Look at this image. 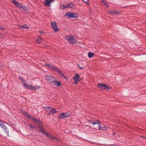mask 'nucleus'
Returning a JSON list of instances; mask_svg holds the SVG:
<instances>
[{"instance_id":"obj_37","label":"nucleus","mask_w":146,"mask_h":146,"mask_svg":"<svg viewBox=\"0 0 146 146\" xmlns=\"http://www.w3.org/2000/svg\"><path fill=\"white\" fill-rule=\"evenodd\" d=\"M29 126L31 128L33 129V128H35L34 126H32V124H30L29 125Z\"/></svg>"},{"instance_id":"obj_23","label":"nucleus","mask_w":146,"mask_h":146,"mask_svg":"<svg viewBox=\"0 0 146 146\" xmlns=\"http://www.w3.org/2000/svg\"><path fill=\"white\" fill-rule=\"evenodd\" d=\"M74 5L72 3L68 4H67V7L69 8H71L73 7Z\"/></svg>"},{"instance_id":"obj_2","label":"nucleus","mask_w":146,"mask_h":146,"mask_svg":"<svg viewBox=\"0 0 146 146\" xmlns=\"http://www.w3.org/2000/svg\"><path fill=\"white\" fill-rule=\"evenodd\" d=\"M97 86L98 88L102 90L105 89L109 90L111 88L109 85H106L104 83H98Z\"/></svg>"},{"instance_id":"obj_48","label":"nucleus","mask_w":146,"mask_h":146,"mask_svg":"<svg viewBox=\"0 0 146 146\" xmlns=\"http://www.w3.org/2000/svg\"><path fill=\"white\" fill-rule=\"evenodd\" d=\"M43 108H46V107H43Z\"/></svg>"},{"instance_id":"obj_3","label":"nucleus","mask_w":146,"mask_h":146,"mask_svg":"<svg viewBox=\"0 0 146 146\" xmlns=\"http://www.w3.org/2000/svg\"><path fill=\"white\" fill-rule=\"evenodd\" d=\"M49 67L53 69L55 71L57 72L59 74H60L62 76H64V78H65H65H67L66 76H64V74L62 73V71L60 70L56 66L54 65H50Z\"/></svg>"},{"instance_id":"obj_45","label":"nucleus","mask_w":146,"mask_h":146,"mask_svg":"<svg viewBox=\"0 0 146 146\" xmlns=\"http://www.w3.org/2000/svg\"><path fill=\"white\" fill-rule=\"evenodd\" d=\"M78 67H80L79 64H78Z\"/></svg>"},{"instance_id":"obj_21","label":"nucleus","mask_w":146,"mask_h":146,"mask_svg":"<svg viewBox=\"0 0 146 146\" xmlns=\"http://www.w3.org/2000/svg\"><path fill=\"white\" fill-rule=\"evenodd\" d=\"M95 54L94 53H92L91 52H89L88 53V56L90 58H91L92 57L94 56Z\"/></svg>"},{"instance_id":"obj_38","label":"nucleus","mask_w":146,"mask_h":146,"mask_svg":"<svg viewBox=\"0 0 146 146\" xmlns=\"http://www.w3.org/2000/svg\"><path fill=\"white\" fill-rule=\"evenodd\" d=\"M51 138L52 139H56V138L55 137H51Z\"/></svg>"},{"instance_id":"obj_31","label":"nucleus","mask_w":146,"mask_h":146,"mask_svg":"<svg viewBox=\"0 0 146 146\" xmlns=\"http://www.w3.org/2000/svg\"><path fill=\"white\" fill-rule=\"evenodd\" d=\"M119 14V11H115V15Z\"/></svg>"},{"instance_id":"obj_30","label":"nucleus","mask_w":146,"mask_h":146,"mask_svg":"<svg viewBox=\"0 0 146 146\" xmlns=\"http://www.w3.org/2000/svg\"><path fill=\"white\" fill-rule=\"evenodd\" d=\"M107 129V128L106 127L104 126L102 127V129H101V130H105Z\"/></svg>"},{"instance_id":"obj_43","label":"nucleus","mask_w":146,"mask_h":146,"mask_svg":"<svg viewBox=\"0 0 146 146\" xmlns=\"http://www.w3.org/2000/svg\"><path fill=\"white\" fill-rule=\"evenodd\" d=\"M111 146H116V145L115 144H113Z\"/></svg>"},{"instance_id":"obj_19","label":"nucleus","mask_w":146,"mask_h":146,"mask_svg":"<svg viewBox=\"0 0 146 146\" xmlns=\"http://www.w3.org/2000/svg\"><path fill=\"white\" fill-rule=\"evenodd\" d=\"M42 40V38L40 36H38V38L36 39V41L38 43H40Z\"/></svg>"},{"instance_id":"obj_6","label":"nucleus","mask_w":146,"mask_h":146,"mask_svg":"<svg viewBox=\"0 0 146 146\" xmlns=\"http://www.w3.org/2000/svg\"><path fill=\"white\" fill-rule=\"evenodd\" d=\"M46 81L51 84L52 83L53 81L55 79L52 76L48 75H46Z\"/></svg>"},{"instance_id":"obj_15","label":"nucleus","mask_w":146,"mask_h":146,"mask_svg":"<svg viewBox=\"0 0 146 146\" xmlns=\"http://www.w3.org/2000/svg\"><path fill=\"white\" fill-rule=\"evenodd\" d=\"M52 83H54V85L57 87H59L60 86L61 83L60 82H58L57 81L54 80Z\"/></svg>"},{"instance_id":"obj_11","label":"nucleus","mask_w":146,"mask_h":146,"mask_svg":"<svg viewBox=\"0 0 146 146\" xmlns=\"http://www.w3.org/2000/svg\"><path fill=\"white\" fill-rule=\"evenodd\" d=\"M7 83V81L6 80L3 79L1 84V86L3 87H8V85Z\"/></svg>"},{"instance_id":"obj_29","label":"nucleus","mask_w":146,"mask_h":146,"mask_svg":"<svg viewBox=\"0 0 146 146\" xmlns=\"http://www.w3.org/2000/svg\"><path fill=\"white\" fill-rule=\"evenodd\" d=\"M44 133L46 136L48 137L49 138H51V136L49 135L48 133H46L45 132Z\"/></svg>"},{"instance_id":"obj_5","label":"nucleus","mask_w":146,"mask_h":146,"mask_svg":"<svg viewBox=\"0 0 146 146\" xmlns=\"http://www.w3.org/2000/svg\"><path fill=\"white\" fill-rule=\"evenodd\" d=\"M65 39L69 41L70 43L74 44L76 43V41L75 38L72 36H67L65 37Z\"/></svg>"},{"instance_id":"obj_9","label":"nucleus","mask_w":146,"mask_h":146,"mask_svg":"<svg viewBox=\"0 0 146 146\" xmlns=\"http://www.w3.org/2000/svg\"><path fill=\"white\" fill-rule=\"evenodd\" d=\"M54 0H44V4L45 6H48L50 7L51 6L50 3L53 2Z\"/></svg>"},{"instance_id":"obj_1","label":"nucleus","mask_w":146,"mask_h":146,"mask_svg":"<svg viewBox=\"0 0 146 146\" xmlns=\"http://www.w3.org/2000/svg\"><path fill=\"white\" fill-rule=\"evenodd\" d=\"M65 16H68V17L69 19L72 18H77L78 16V15L74 13H72L70 12H68L66 13L65 15Z\"/></svg>"},{"instance_id":"obj_34","label":"nucleus","mask_w":146,"mask_h":146,"mask_svg":"<svg viewBox=\"0 0 146 146\" xmlns=\"http://www.w3.org/2000/svg\"><path fill=\"white\" fill-rule=\"evenodd\" d=\"M4 124H5L4 123H3V121L2 123H1V125H0V126L1 128H2Z\"/></svg>"},{"instance_id":"obj_8","label":"nucleus","mask_w":146,"mask_h":146,"mask_svg":"<svg viewBox=\"0 0 146 146\" xmlns=\"http://www.w3.org/2000/svg\"><path fill=\"white\" fill-rule=\"evenodd\" d=\"M74 80L75 84H77L81 79H80V76L78 74H76L75 76L73 78Z\"/></svg>"},{"instance_id":"obj_27","label":"nucleus","mask_w":146,"mask_h":146,"mask_svg":"<svg viewBox=\"0 0 146 146\" xmlns=\"http://www.w3.org/2000/svg\"><path fill=\"white\" fill-rule=\"evenodd\" d=\"M102 2L106 7H108L109 6V5L105 0H103Z\"/></svg>"},{"instance_id":"obj_47","label":"nucleus","mask_w":146,"mask_h":146,"mask_svg":"<svg viewBox=\"0 0 146 146\" xmlns=\"http://www.w3.org/2000/svg\"><path fill=\"white\" fill-rule=\"evenodd\" d=\"M46 111H48V110L47 109H46Z\"/></svg>"},{"instance_id":"obj_25","label":"nucleus","mask_w":146,"mask_h":146,"mask_svg":"<svg viewBox=\"0 0 146 146\" xmlns=\"http://www.w3.org/2000/svg\"><path fill=\"white\" fill-rule=\"evenodd\" d=\"M108 13L111 15H115V11H112L111 10H110L108 11Z\"/></svg>"},{"instance_id":"obj_18","label":"nucleus","mask_w":146,"mask_h":146,"mask_svg":"<svg viewBox=\"0 0 146 146\" xmlns=\"http://www.w3.org/2000/svg\"><path fill=\"white\" fill-rule=\"evenodd\" d=\"M34 122L35 123H37V124H38V125H39V128L41 127V125H42V123L39 119H36L35 120V121Z\"/></svg>"},{"instance_id":"obj_36","label":"nucleus","mask_w":146,"mask_h":146,"mask_svg":"<svg viewBox=\"0 0 146 146\" xmlns=\"http://www.w3.org/2000/svg\"><path fill=\"white\" fill-rule=\"evenodd\" d=\"M45 65L46 66H48L49 67H50V64H49L47 63H45Z\"/></svg>"},{"instance_id":"obj_14","label":"nucleus","mask_w":146,"mask_h":146,"mask_svg":"<svg viewBox=\"0 0 146 146\" xmlns=\"http://www.w3.org/2000/svg\"><path fill=\"white\" fill-rule=\"evenodd\" d=\"M19 9H20V10L22 12H26L28 10V8L27 7H25V6H22V5H21V6H20V8H19Z\"/></svg>"},{"instance_id":"obj_46","label":"nucleus","mask_w":146,"mask_h":146,"mask_svg":"<svg viewBox=\"0 0 146 146\" xmlns=\"http://www.w3.org/2000/svg\"><path fill=\"white\" fill-rule=\"evenodd\" d=\"M40 33H43V32L42 31V32H41L40 31Z\"/></svg>"},{"instance_id":"obj_4","label":"nucleus","mask_w":146,"mask_h":146,"mask_svg":"<svg viewBox=\"0 0 146 146\" xmlns=\"http://www.w3.org/2000/svg\"><path fill=\"white\" fill-rule=\"evenodd\" d=\"M24 85L25 86V89H30L31 90L35 91L39 89L40 87L39 86H33L31 85H28L27 84H25Z\"/></svg>"},{"instance_id":"obj_22","label":"nucleus","mask_w":146,"mask_h":146,"mask_svg":"<svg viewBox=\"0 0 146 146\" xmlns=\"http://www.w3.org/2000/svg\"><path fill=\"white\" fill-rule=\"evenodd\" d=\"M40 128V129L38 130L40 132H42V133L43 134L44 133H45V131H44L43 127H42L41 126V127Z\"/></svg>"},{"instance_id":"obj_13","label":"nucleus","mask_w":146,"mask_h":146,"mask_svg":"<svg viewBox=\"0 0 146 146\" xmlns=\"http://www.w3.org/2000/svg\"><path fill=\"white\" fill-rule=\"evenodd\" d=\"M88 122L89 123L92 124L94 125H96L97 124H100L99 121L98 120H96L94 121H93L92 120L90 119L88 120Z\"/></svg>"},{"instance_id":"obj_42","label":"nucleus","mask_w":146,"mask_h":146,"mask_svg":"<svg viewBox=\"0 0 146 146\" xmlns=\"http://www.w3.org/2000/svg\"><path fill=\"white\" fill-rule=\"evenodd\" d=\"M142 137L144 139H146V136H143Z\"/></svg>"},{"instance_id":"obj_39","label":"nucleus","mask_w":146,"mask_h":146,"mask_svg":"<svg viewBox=\"0 0 146 146\" xmlns=\"http://www.w3.org/2000/svg\"><path fill=\"white\" fill-rule=\"evenodd\" d=\"M98 125H98V127H99V130H101V129H102V127H101V126H100V125H99V124H98Z\"/></svg>"},{"instance_id":"obj_35","label":"nucleus","mask_w":146,"mask_h":146,"mask_svg":"<svg viewBox=\"0 0 146 146\" xmlns=\"http://www.w3.org/2000/svg\"><path fill=\"white\" fill-rule=\"evenodd\" d=\"M63 8H62V10H64L65 9L66 7H67V5L66 6H65L64 5H63Z\"/></svg>"},{"instance_id":"obj_40","label":"nucleus","mask_w":146,"mask_h":146,"mask_svg":"<svg viewBox=\"0 0 146 146\" xmlns=\"http://www.w3.org/2000/svg\"><path fill=\"white\" fill-rule=\"evenodd\" d=\"M27 116H28V118L29 119H30L31 117V116L27 114Z\"/></svg>"},{"instance_id":"obj_16","label":"nucleus","mask_w":146,"mask_h":146,"mask_svg":"<svg viewBox=\"0 0 146 146\" xmlns=\"http://www.w3.org/2000/svg\"><path fill=\"white\" fill-rule=\"evenodd\" d=\"M5 131L7 135L9 134V130L7 129V127L5 124L2 128Z\"/></svg>"},{"instance_id":"obj_12","label":"nucleus","mask_w":146,"mask_h":146,"mask_svg":"<svg viewBox=\"0 0 146 146\" xmlns=\"http://www.w3.org/2000/svg\"><path fill=\"white\" fill-rule=\"evenodd\" d=\"M11 2L15 5L16 7L18 8L19 9V8H20V6L21 5H20L19 3L15 0H12Z\"/></svg>"},{"instance_id":"obj_26","label":"nucleus","mask_w":146,"mask_h":146,"mask_svg":"<svg viewBox=\"0 0 146 146\" xmlns=\"http://www.w3.org/2000/svg\"><path fill=\"white\" fill-rule=\"evenodd\" d=\"M64 115L66 117H68L70 115V113L68 112H64Z\"/></svg>"},{"instance_id":"obj_28","label":"nucleus","mask_w":146,"mask_h":146,"mask_svg":"<svg viewBox=\"0 0 146 146\" xmlns=\"http://www.w3.org/2000/svg\"><path fill=\"white\" fill-rule=\"evenodd\" d=\"M5 30V29L4 27L0 25V30L1 31H3Z\"/></svg>"},{"instance_id":"obj_20","label":"nucleus","mask_w":146,"mask_h":146,"mask_svg":"<svg viewBox=\"0 0 146 146\" xmlns=\"http://www.w3.org/2000/svg\"><path fill=\"white\" fill-rule=\"evenodd\" d=\"M64 117H66L64 114V112L62 113L58 117V119H64Z\"/></svg>"},{"instance_id":"obj_32","label":"nucleus","mask_w":146,"mask_h":146,"mask_svg":"<svg viewBox=\"0 0 146 146\" xmlns=\"http://www.w3.org/2000/svg\"><path fill=\"white\" fill-rule=\"evenodd\" d=\"M30 119H31L32 120H33L34 121V122L36 119V118H35L34 117H33V116L31 117V118H30Z\"/></svg>"},{"instance_id":"obj_44","label":"nucleus","mask_w":146,"mask_h":146,"mask_svg":"<svg viewBox=\"0 0 146 146\" xmlns=\"http://www.w3.org/2000/svg\"><path fill=\"white\" fill-rule=\"evenodd\" d=\"M3 121H2L0 120V125L1 123H2Z\"/></svg>"},{"instance_id":"obj_33","label":"nucleus","mask_w":146,"mask_h":146,"mask_svg":"<svg viewBox=\"0 0 146 146\" xmlns=\"http://www.w3.org/2000/svg\"><path fill=\"white\" fill-rule=\"evenodd\" d=\"M83 1L86 3L88 4L89 3V0H83Z\"/></svg>"},{"instance_id":"obj_24","label":"nucleus","mask_w":146,"mask_h":146,"mask_svg":"<svg viewBox=\"0 0 146 146\" xmlns=\"http://www.w3.org/2000/svg\"><path fill=\"white\" fill-rule=\"evenodd\" d=\"M20 28H23L24 29H29V27H28L27 25L25 24L24 25H23L20 26Z\"/></svg>"},{"instance_id":"obj_17","label":"nucleus","mask_w":146,"mask_h":146,"mask_svg":"<svg viewBox=\"0 0 146 146\" xmlns=\"http://www.w3.org/2000/svg\"><path fill=\"white\" fill-rule=\"evenodd\" d=\"M19 80L21 81V82L23 83L24 84H23L24 88H25V84H26L25 82V81L24 80L23 78V77H21V76H19Z\"/></svg>"},{"instance_id":"obj_7","label":"nucleus","mask_w":146,"mask_h":146,"mask_svg":"<svg viewBox=\"0 0 146 146\" xmlns=\"http://www.w3.org/2000/svg\"><path fill=\"white\" fill-rule=\"evenodd\" d=\"M51 27L53 29L55 32L58 31L59 29L57 27L56 23L55 22H51Z\"/></svg>"},{"instance_id":"obj_10","label":"nucleus","mask_w":146,"mask_h":146,"mask_svg":"<svg viewBox=\"0 0 146 146\" xmlns=\"http://www.w3.org/2000/svg\"><path fill=\"white\" fill-rule=\"evenodd\" d=\"M47 109L49 110H50V111L48 113L49 114H53L57 112L56 110L54 108H51V107H49L46 108Z\"/></svg>"},{"instance_id":"obj_41","label":"nucleus","mask_w":146,"mask_h":146,"mask_svg":"<svg viewBox=\"0 0 146 146\" xmlns=\"http://www.w3.org/2000/svg\"><path fill=\"white\" fill-rule=\"evenodd\" d=\"M79 68L81 69H83L84 68L82 67H79Z\"/></svg>"}]
</instances>
